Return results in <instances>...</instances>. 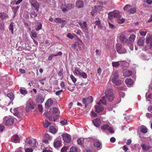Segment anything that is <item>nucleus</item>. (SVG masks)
<instances>
[{"mask_svg":"<svg viewBox=\"0 0 152 152\" xmlns=\"http://www.w3.org/2000/svg\"><path fill=\"white\" fill-rule=\"evenodd\" d=\"M119 77L118 73L116 71H115L112 73V82L115 85H119L121 83V81L118 79Z\"/></svg>","mask_w":152,"mask_h":152,"instance_id":"f257e3e1","label":"nucleus"},{"mask_svg":"<svg viewBox=\"0 0 152 152\" xmlns=\"http://www.w3.org/2000/svg\"><path fill=\"white\" fill-rule=\"evenodd\" d=\"M31 145V146L34 148H36L38 144L36 140L29 137L27 139L25 145Z\"/></svg>","mask_w":152,"mask_h":152,"instance_id":"f03ea898","label":"nucleus"},{"mask_svg":"<svg viewBox=\"0 0 152 152\" xmlns=\"http://www.w3.org/2000/svg\"><path fill=\"white\" fill-rule=\"evenodd\" d=\"M105 96L109 102H112L114 99V97L112 90L107 89L105 91Z\"/></svg>","mask_w":152,"mask_h":152,"instance_id":"7ed1b4c3","label":"nucleus"},{"mask_svg":"<svg viewBox=\"0 0 152 152\" xmlns=\"http://www.w3.org/2000/svg\"><path fill=\"white\" fill-rule=\"evenodd\" d=\"M65 7L63 5H62L61 7V9L64 13H65L67 10H70L74 7V4L71 3L66 4L64 5Z\"/></svg>","mask_w":152,"mask_h":152,"instance_id":"20e7f679","label":"nucleus"},{"mask_svg":"<svg viewBox=\"0 0 152 152\" xmlns=\"http://www.w3.org/2000/svg\"><path fill=\"white\" fill-rule=\"evenodd\" d=\"M120 17L119 12L118 10H114L110 12L108 14V18L112 19L114 18H119Z\"/></svg>","mask_w":152,"mask_h":152,"instance_id":"39448f33","label":"nucleus"},{"mask_svg":"<svg viewBox=\"0 0 152 152\" xmlns=\"http://www.w3.org/2000/svg\"><path fill=\"white\" fill-rule=\"evenodd\" d=\"M116 50L117 52L119 54H124L126 53L125 49L122 48V45L121 44H116Z\"/></svg>","mask_w":152,"mask_h":152,"instance_id":"423d86ee","label":"nucleus"},{"mask_svg":"<svg viewBox=\"0 0 152 152\" xmlns=\"http://www.w3.org/2000/svg\"><path fill=\"white\" fill-rule=\"evenodd\" d=\"M63 139L64 141L67 143L70 142L71 141V136L67 134H63L62 135Z\"/></svg>","mask_w":152,"mask_h":152,"instance_id":"0eeeda50","label":"nucleus"},{"mask_svg":"<svg viewBox=\"0 0 152 152\" xmlns=\"http://www.w3.org/2000/svg\"><path fill=\"white\" fill-rule=\"evenodd\" d=\"M29 2L37 11H38L39 8V3L35 0H29Z\"/></svg>","mask_w":152,"mask_h":152,"instance_id":"6e6552de","label":"nucleus"},{"mask_svg":"<svg viewBox=\"0 0 152 152\" xmlns=\"http://www.w3.org/2000/svg\"><path fill=\"white\" fill-rule=\"evenodd\" d=\"M142 149L144 152H147L152 148V147L149 145L143 144L141 145Z\"/></svg>","mask_w":152,"mask_h":152,"instance_id":"1a4fd4ad","label":"nucleus"},{"mask_svg":"<svg viewBox=\"0 0 152 152\" xmlns=\"http://www.w3.org/2000/svg\"><path fill=\"white\" fill-rule=\"evenodd\" d=\"M94 145L95 147L100 149L102 148L101 143L100 141L97 139H94L93 141Z\"/></svg>","mask_w":152,"mask_h":152,"instance_id":"9d476101","label":"nucleus"},{"mask_svg":"<svg viewBox=\"0 0 152 152\" xmlns=\"http://www.w3.org/2000/svg\"><path fill=\"white\" fill-rule=\"evenodd\" d=\"M44 100V98L41 95L39 94L37 95L35 101L36 102L39 103H42Z\"/></svg>","mask_w":152,"mask_h":152,"instance_id":"9b49d317","label":"nucleus"},{"mask_svg":"<svg viewBox=\"0 0 152 152\" xmlns=\"http://www.w3.org/2000/svg\"><path fill=\"white\" fill-rule=\"evenodd\" d=\"M119 39L121 42L124 44L126 43L128 41L127 38L124 34H121L119 37Z\"/></svg>","mask_w":152,"mask_h":152,"instance_id":"f8f14e48","label":"nucleus"},{"mask_svg":"<svg viewBox=\"0 0 152 152\" xmlns=\"http://www.w3.org/2000/svg\"><path fill=\"white\" fill-rule=\"evenodd\" d=\"M76 4L77 8H80L84 7V3L83 1L79 0L76 1Z\"/></svg>","mask_w":152,"mask_h":152,"instance_id":"ddd939ff","label":"nucleus"},{"mask_svg":"<svg viewBox=\"0 0 152 152\" xmlns=\"http://www.w3.org/2000/svg\"><path fill=\"white\" fill-rule=\"evenodd\" d=\"M106 97L105 96L102 97L99 100V102L97 103V104L98 105H101L102 104L103 105H105L106 104L107 101L106 99Z\"/></svg>","mask_w":152,"mask_h":152,"instance_id":"4468645a","label":"nucleus"},{"mask_svg":"<svg viewBox=\"0 0 152 152\" xmlns=\"http://www.w3.org/2000/svg\"><path fill=\"white\" fill-rule=\"evenodd\" d=\"M95 112L97 113H99L102 111L104 109L103 106L101 105H96L95 107Z\"/></svg>","mask_w":152,"mask_h":152,"instance_id":"2eb2a0df","label":"nucleus"},{"mask_svg":"<svg viewBox=\"0 0 152 152\" xmlns=\"http://www.w3.org/2000/svg\"><path fill=\"white\" fill-rule=\"evenodd\" d=\"M14 123V119L12 118H10L7 119L5 121V124L7 125H11Z\"/></svg>","mask_w":152,"mask_h":152,"instance_id":"dca6fc26","label":"nucleus"},{"mask_svg":"<svg viewBox=\"0 0 152 152\" xmlns=\"http://www.w3.org/2000/svg\"><path fill=\"white\" fill-rule=\"evenodd\" d=\"M92 122L95 126L98 127L100 126L101 121L100 119L96 118L93 120Z\"/></svg>","mask_w":152,"mask_h":152,"instance_id":"f3484780","label":"nucleus"},{"mask_svg":"<svg viewBox=\"0 0 152 152\" xmlns=\"http://www.w3.org/2000/svg\"><path fill=\"white\" fill-rule=\"evenodd\" d=\"M145 38L144 37L140 38L137 40V44L139 46L143 45L144 42Z\"/></svg>","mask_w":152,"mask_h":152,"instance_id":"a211bd4d","label":"nucleus"},{"mask_svg":"<svg viewBox=\"0 0 152 152\" xmlns=\"http://www.w3.org/2000/svg\"><path fill=\"white\" fill-rule=\"evenodd\" d=\"M9 17L8 15L6 13L3 12L0 13V18L3 20Z\"/></svg>","mask_w":152,"mask_h":152,"instance_id":"6ab92c4d","label":"nucleus"},{"mask_svg":"<svg viewBox=\"0 0 152 152\" xmlns=\"http://www.w3.org/2000/svg\"><path fill=\"white\" fill-rule=\"evenodd\" d=\"M61 141L58 140H56L54 141L53 145L54 147L56 148H59L61 145Z\"/></svg>","mask_w":152,"mask_h":152,"instance_id":"aec40b11","label":"nucleus"},{"mask_svg":"<svg viewBox=\"0 0 152 152\" xmlns=\"http://www.w3.org/2000/svg\"><path fill=\"white\" fill-rule=\"evenodd\" d=\"M132 73V72L131 71L128 70H126L123 72V75L124 76L126 77L131 75Z\"/></svg>","mask_w":152,"mask_h":152,"instance_id":"412c9836","label":"nucleus"},{"mask_svg":"<svg viewBox=\"0 0 152 152\" xmlns=\"http://www.w3.org/2000/svg\"><path fill=\"white\" fill-rule=\"evenodd\" d=\"M28 104L29 107L32 109L34 108L36 106L34 103L32 101H28Z\"/></svg>","mask_w":152,"mask_h":152,"instance_id":"4be33fe9","label":"nucleus"},{"mask_svg":"<svg viewBox=\"0 0 152 152\" xmlns=\"http://www.w3.org/2000/svg\"><path fill=\"white\" fill-rule=\"evenodd\" d=\"M29 14L31 18H35L37 16V14L36 12L33 10H31L30 11Z\"/></svg>","mask_w":152,"mask_h":152,"instance_id":"5701e85b","label":"nucleus"},{"mask_svg":"<svg viewBox=\"0 0 152 152\" xmlns=\"http://www.w3.org/2000/svg\"><path fill=\"white\" fill-rule=\"evenodd\" d=\"M53 101L51 99H48L45 104V106L46 107H50L53 103Z\"/></svg>","mask_w":152,"mask_h":152,"instance_id":"b1692460","label":"nucleus"},{"mask_svg":"<svg viewBox=\"0 0 152 152\" xmlns=\"http://www.w3.org/2000/svg\"><path fill=\"white\" fill-rule=\"evenodd\" d=\"M125 82L126 85L130 86L133 83V81L131 79L126 78L125 80Z\"/></svg>","mask_w":152,"mask_h":152,"instance_id":"393cba45","label":"nucleus"},{"mask_svg":"<svg viewBox=\"0 0 152 152\" xmlns=\"http://www.w3.org/2000/svg\"><path fill=\"white\" fill-rule=\"evenodd\" d=\"M54 21L56 23H64L66 21L60 18H56L54 20Z\"/></svg>","mask_w":152,"mask_h":152,"instance_id":"a878e982","label":"nucleus"},{"mask_svg":"<svg viewBox=\"0 0 152 152\" xmlns=\"http://www.w3.org/2000/svg\"><path fill=\"white\" fill-rule=\"evenodd\" d=\"M12 140L13 141L16 143L19 141V138L17 135H15L12 137Z\"/></svg>","mask_w":152,"mask_h":152,"instance_id":"bb28decb","label":"nucleus"},{"mask_svg":"<svg viewBox=\"0 0 152 152\" xmlns=\"http://www.w3.org/2000/svg\"><path fill=\"white\" fill-rule=\"evenodd\" d=\"M50 111L52 114H54L58 113V109L56 107H53L50 109Z\"/></svg>","mask_w":152,"mask_h":152,"instance_id":"cd10ccee","label":"nucleus"},{"mask_svg":"<svg viewBox=\"0 0 152 152\" xmlns=\"http://www.w3.org/2000/svg\"><path fill=\"white\" fill-rule=\"evenodd\" d=\"M20 93L23 95H25L27 94V91L25 88H20L19 89Z\"/></svg>","mask_w":152,"mask_h":152,"instance_id":"c85d7f7f","label":"nucleus"},{"mask_svg":"<svg viewBox=\"0 0 152 152\" xmlns=\"http://www.w3.org/2000/svg\"><path fill=\"white\" fill-rule=\"evenodd\" d=\"M94 24L97 26L98 28H101L102 27V25L100 23V21L99 20H96V21H95L94 23Z\"/></svg>","mask_w":152,"mask_h":152,"instance_id":"c756f323","label":"nucleus"},{"mask_svg":"<svg viewBox=\"0 0 152 152\" xmlns=\"http://www.w3.org/2000/svg\"><path fill=\"white\" fill-rule=\"evenodd\" d=\"M49 131L51 133H55L57 132L56 129L53 126H51L49 128Z\"/></svg>","mask_w":152,"mask_h":152,"instance_id":"7c9ffc66","label":"nucleus"},{"mask_svg":"<svg viewBox=\"0 0 152 152\" xmlns=\"http://www.w3.org/2000/svg\"><path fill=\"white\" fill-rule=\"evenodd\" d=\"M136 10L135 8L133 7L130 8L128 11V12L132 14H134L136 12Z\"/></svg>","mask_w":152,"mask_h":152,"instance_id":"2f4dec72","label":"nucleus"},{"mask_svg":"<svg viewBox=\"0 0 152 152\" xmlns=\"http://www.w3.org/2000/svg\"><path fill=\"white\" fill-rule=\"evenodd\" d=\"M81 72L77 68H75L73 72V73L75 75L79 76L81 74Z\"/></svg>","mask_w":152,"mask_h":152,"instance_id":"473e14b6","label":"nucleus"},{"mask_svg":"<svg viewBox=\"0 0 152 152\" xmlns=\"http://www.w3.org/2000/svg\"><path fill=\"white\" fill-rule=\"evenodd\" d=\"M80 26L83 29H86L87 27V25L86 22H84L83 23L80 24Z\"/></svg>","mask_w":152,"mask_h":152,"instance_id":"72a5a7b5","label":"nucleus"},{"mask_svg":"<svg viewBox=\"0 0 152 152\" xmlns=\"http://www.w3.org/2000/svg\"><path fill=\"white\" fill-rule=\"evenodd\" d=\"M135 37L136 36L134 34L131 35L129 38V41L131 42H133L135 39Z\"/></svg>","mask_w":152,"mask_h":152,"instance_id":"f704fd0d","label":"nucleus"},{"mask_svg":"<svg viewBox=\"0 0 152 152\" xmlns=\"http://www.w3.org/2000/svg\"><path fill=\"white\" fill-rule=\"evenodd\" d=\"M140 131L142 133H146L147 132V129L145 126H142L140 128Z\"/></svg>","mask_w":152,"mask_h":152,"instance_id":"c9c22d12","label":"nucleus"},{"mask_svg":"<svg viewBox=\"0 0 152 152\" xmlns=\"http://www.w3.org/2000/svg\"><path fill=\"white\" fill-rule=\"evenodd\" d=\"M112 65L114 67H116L120 65V63L119 61L113 62Z\"/></svg>","mask_w":152,"mask_h":152,"instance_id":"e433bc0d","label":"nucleus"},{"mask_svg":"<svg viewBox=\"0 0 152 152\" xmlns=\"http://www.w3.org/2000/svg\"><path fill=\"white\" fill-rule=\"evenodd\" d=\"M87 102L88 104L91 103L93 101V98L92 96H90L86 98Z\"/></svg>","mask_w":152,"mask_h":152,"instance_id":"4c0bfd02","label":"nucleus"},{"mask_svg":"<svg viewBox=\"0 0 152 152\" xmlns=\"http://www.w3.org/2000/svg\"><path fill=\"white\" fill-rule=\"evenodd\" d=\"M79 76L83 77V78L86 79L87 78V74L85 72H81Z\"/></svg>","mask_w":152,"mask_h":152,"instance_id":"58836bf2","label":"nucleus"},{"mask_svg":"<svg viewBox=\"0 0 152 152\" xmlns=\"http://www.w3.org/2000/svg\"><path fill=\"white\" fill-rule=\"evenodd\" d=\"M50 124L51 123L49 122L46 119L45 120V122L44 124V125L45 127L47 128Z\"/></svg>","mask_w":152,"mask_h":152,"instance_id":"ea45409f","label":"nucleus"},{"mask_svg":"<svg viewBox=\"0 0 152 152\" xmlns=\"http://www.w3.org/2000/svg\"><path fill=\"white\" fill-rule=\"evenodd\" d=\"M109 126L107 124H104L102 125L101 128V129L105 130L108 128Z\"/></svg>","mask_w":152,"mask_h":152,"instance_id":"a19ab883","label":"nucleus"},{"mask_svg":"<svg viewBox=\"0 0 152 152\" xmlns=\"http://www.w3.org/2000/svg\"><path fill=\"white\" fill-rule=\"evenodd\" d=\"M10 110L12 112H13L15 115L18 116L19 113L17 111L16 109H14L13 110H12V108H11Z\"/></svg>","mask_w":152,"mask_h":152,"instance_id":"79ce46f5","label":"nucleus"},{"mask_svg":"<svg viewBox=\"0 0 152 152\" xmlns=\"http://www.w3.org/2000/svg\"><path fill=\"white\" fill-rule=\"evenodd\" d=\"M13 24L12 23H11L10 24L9 26V29L10 30H11L12 34H13Z\"/></svg>","mask_w":152,"mask_h":152,"instance_id":"37998d69","label":"nucleus"},{"mask_svg":"<svg viewBox=\"0 0 152 152\" xmlns=\"http://www.w3.org/2000/svg\"><path fill=\"white\" fill-rule=\"evenodd\" d=\"M70 77L72 79L73 82L75 83H76L77 81V79L76 78L72 75H70Z\"/></svg>","mask_w":152,"mask_h":152,"instance_id":"c03bdc74","label":"nucleus"},{"mask_svg":"<svg viewBox=\"0 0 152 152\" xmlns=\"http://www.w3.org/2000/svg\"><path fill=\"white\" fill-rule=\"evenodd\" d=\"M68 148V147L64 146L61 148V152H67V150Z\"/></svg>","mask_w":152,"mask_h":152,"instance_id":"a18cd8bd","label":"nucleus"},{"mask_svg":"<svg viewBox=\"0 0 152 152\" xmlns=\"http://www.w3.org/2000/svg\"><path fill=\"white\" fill-rule=\"evenodd\" d=\"M82 102L83 104H85V106L86 107L87 105H88L86 98H83L82 99Z\"/></svg>","mask_w":152,"mask_h":152,"instance_id":"49530a36","label":"nucleus"},{"mask_svg":"<svg viewBox=\"0 0 152 152\" xmlns=\"http://www.w3.org/2000/svg\"><path fill=\"white\" fill-rule=\"evenodd\" d=\"M125 20L124 18L118 19L117 20V22L121 24L125 21Z\"/></svg>","mask_w":152,"mask_h":152,"instance_id":"de8ad7c7","label":"nucleus"},{"mask_svg":"<svg viewBox=\"0 0 152 152\" xmlns=\"http://www.w3.org/2000/svg\"><path fill=\"white\" fill-rule=\"evenodd\" d=\"M131 7V5L130 4H126L124 7V10H126L129 7Z\"/></svg>","mask_w":152,"mask_h":152,"instance_id":"09e8293b","label":"nucleus"},{"mask_svg":"<svg viewBox=\"0 0 152 152\" xmlns=\"http://www.w3.org/2000/svg\"><path fill=\"white\" fill-rule=\"evenodd\" d=\"M109 25V28H110L114 29L115 28V27L114 25L110 23L109 22H108Z\"/></svg>","mask_w":152,"mask_h":152,"instance_id":"8fccbe9b","label":"nucleus"},{"mask_svg":"<svg viewBox=\"0 0 152 152\" xmlns=\"http://www.w3.org/2000/svg\"><path fill=\"white\" fill-rule=\"evenodd\" d=\"M42 24L41 23L39 25L37 26V28H36V31H38L42 29Z\"/></svg>","mask_w":152,"mask_h":152,"instance_id":"3c124183","label":"nucleus"},{"mask_svg":"<svg viewBox=\"0 0 152 152\" xmlns=\"http://www.w3.org/2000/svg\"><path fill=\"white\" fill-rule=\"evenodd\" d=\"M60 85L61 88H65V85L64 82H61L60 83Z\"/></svg>","mask_w":152,"mask_h":152,"instance_id":"603ef678","label":"nucleus"},{"mask_svg":"<svg viewBox=\"0 0 152 152\" xmlns=\"http://www.w3.org/2000/svg\"><path fill=\"white\" fill-rule=\"evenodd\" d=\"M107 130L109 131L110 133H113L114 132V131L113 130V129L112 127H110L107 129Z\"/></svg>","mask_w":152,"mask_h":152,"instance_id":"864d4df0","label":"nucleus"},{"mask_svg":"<svg viewBox=\"0 0 152 152\" xmlns=\"http://www.w3.org/2000/svg\"><path fill=\"white\" fill-rule=\"evenodd\" d=\"M144 2L151 4H152V0H143Z\"/></svg>","mask_w":152,"mask_h":152,"instance_id":"5fc2aeb1","label":"nucleus"},{"mask_svg":"<svg viewBox=\"0 0 152 152\" xmlns=\"http://www.w3.org/2000/svg\"><path fill=\"white\" fill-rule=\"evenodd\" d=\"M77 142L78 145H81L83 142L82 140H81L80 138L78 139L77 140Z\"/></svg>","mask_w":152,"mask_h":152,"instance_id":"6e6d98bb","label":"nucleus"},{"mask_svg":"<svg viewBox=\"0 0 152 152\" xmlns=\"http://www.w3.org/2000/svg\"><path fill=\"white\" fill-rule=\"evenodd\" d=\"M38 108L40 112H42L43 110V107L42 104L38 105Z\"/></svg>","mask_w":152,"mask_h":152,"instance_id":"4d7b16f0","label":"nucleus"},{"mask_svg":"<svg viewBox=\"0 0 152 152\" xmlns=\"http://www.w3.org/2000/svg\"><path fill=\"white\" fill-rule=\"evenodd\" d=\"M74 31L77 34L80 35L81 33V31L79 29H76Z\"/></svg>","mask_w":152,"mask_h":152,"instance_id":"13d9d810","label":"nucleus"},{"mask_svg":"<svg viewBox=\"0 0 152 152\" xmlns=\"http://www.w3.org/2000/svg\"><path fill=\"white\" fill-rule=\"evenodd\" d=\"M59 117L60 116L58 115H54L53 117L54 121L55 122L57 119L59 118Z\"/></svg>","mask_w":152,"mask_h":152,"instance_id":"bf43d9fd","label":"nucleus"},{"mask_svg":"<svg viewBox=\"0 0 152 152\" xmlns=\"http://www.w3.org/2000/svg\"><path fill=\"white\" fill-rule=\"evenodd\" d=\"M60 123L62 124L65 125H66L67 123V120L64 119L63 120L61 121H60Z\"/></svg>","mask_w":152,"mask_h":152,"instance_id":"052dcab7","label":"nucleus"},{"mask_svg":"<svg viewBox=\"0 0 152 152\" xmlns=\"http://www.w3.org/2000/svg\"><path fill=\"white\" fill-rule=\"evenodd\" d=\"M67 37L71 39H72L74 38V36L70 33H68L67 35Z\"/></svg>","mask_w":152,"mask_h":152,"instance_id":"680f3d73","label":"nucleus"},{"mask_svg":"<svg viewBox=\"0 0 152 152\" xmlns=\"http://www.w3.org/2000/svg\"><path fill=\"white\" fill-rule=\"evenodd\" d=\"M63 90H59L58 91H57L56 93V95H60L61 94V92H62Z\"/></svg>","mask_w":152,"mask_h":152,"instance_id":"e2e57ef3","label":"nucleus"},{"mask_svg":"<svg viewBox=\"0 0 152 152\" xmlns=\"http://www.w3.org/2000/svg\"><path fill=\"white\" fill-rule=\"evenodd\" d=\"M19 8V6H17L14 9V13L15 14L17 13L18 10Z\"/></svg>","mask_w":152,"mask_h":152,"instance_id":"0e129e2a","label":"nucleus"},{"mask_svg":"<svg viewBox=\"0 0 152 152\" xmlns=\"http://www.w3.org/2000/svg\"><path fill=\"white\" fill-rule=\"evenodd\" d=\"M147 33L146 31H141L140 32V34L143 36H145Z\"/></svg>","mask_w":152,"mask_h":152,"instance_id":"69168bd1","label":"nucleus"},{"mask_svg":"<svg viewBox=\"0 0 152 152\" xmlns=\"http://www.w3.org/2000/svg\"><path fill=\"white\" fill-rule=\"evenodd\" d=\"M33 149L31 148H27L25 150V152H32Z\"/></svg>","mask_w":152,"mask_h":152,"instance_id":"338daca9","label":"nucleus"},{"mask_svg":"<svg viewBox=\"0 0 152 152\" xmlns=\"http://www.w3.org/2000/svg\"><path fill=\"white\" fill-rule=\"evenodd\" d=\"M53 56H54V54H51L50 55L48 58V60L49 61H51L52 60V58Z\"/></svg>","mask_w":152,"mask_h":152,"instance_id":"774afa93","label":"nucleus"}]
</instances>
